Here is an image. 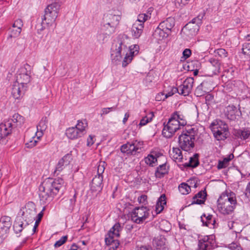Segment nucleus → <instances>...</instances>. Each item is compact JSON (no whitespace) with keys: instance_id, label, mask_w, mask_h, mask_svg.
Here are the masks:
<instances>
[{"instance_id":"1","label":"nucleus","mask_w":250,"mask_h":250,"mask_svg":"<svg viewBox=\"0 0 250 250\" xmlns=\"http://www.w3.org/2000/svg\"><path fill=\"white\" fill-rule=\"evenodd\" d=\"M63 184V180L61 178L45 179L39 188V196L41 202L43 204H48L52 201Z\"/></svg>"},{"instance_id":"2","label":"nucleus","mask_w":250,"mask_h":250,"mask_svg":"<svg viewBox=\"0 0 250 250\" xmlns=\"http://www.w3.org/2000/svg\"><path fill=\"white\" fill-rule=\"evenodd\" d=\"M64 0H56L54 2L48 5L44 11V15L42 17V28L43 30L46 27L56 26V20L58 16L61 5Z\"/></svg>"},{"instance_id":"3","label":"nucleus","mask_w":250,"mask_h":250,"mask_svg":"<svg viewBox=\"0 0 250 250\" xmlns=\"http://www.w3.org/2000/svg\"><path fill=\"white\" fill-rule=\"evenodd\" d=\"M187 124V121L183 115L178 112H175L171 114L167 124H164V128L162 131L163 135L167 138H170L181 127L184 126Z\"/></svg>"},{"instance_id":"4","label":"nucleus","mask_w":250,"mask_h":250,"mask_svg":"<svg viewBox=\"0 0 250 250\" xmlns=\"http://www.w3.org/2000/svg\"><path fill=\"white\" fill-rule=\"evenodd\" d=\"M24 122V118L18 113H15L13 115L12 118L4 121L0 124V142L5 138L11 133L12 127L16 124V126L21 125Z\"/></svg>"},{"instance_id":"5","label":"nucleus","mask_w":250,"mask_h":250,"mask_svg":"<svg viewBox=\"0 0 250 250\" xmlns=\"http://www.w3.org/2000/svg\"><path fill=\"white\" fill-rule=\"evenodd\" d=\"M127 50V47L124 40L118 38L115 41L111 49V58L112 62L117 64L121 60L122 54H124Z\"/></svg>"},{"instance_id":"6","label":"nucleus","mask_w":250,"mask_h":250,"mask_svg":"<svg viewBox=\"0 0 250 250\" xmlns=\"http://www.w3.org/2000/svg\"><path fill=\"white\" fill-rule=\"evenodd\" d=\"M123 227L119 223H116L110 229L107 234L105 236V242L106 245L110 246V249L115 250L119 246L118 240L114 239V237H119Z\"/></svg>"},{"instance_id":"7","label":"nucleus","mask_w":250,"mask_h":250,"mask_svg":"<svg viewBox=\"0 0 250 250\" xmlns=\"http://www.w3.org/2000/svg\"><path fill=\"white\" fill-rule=\"evenodd\" d=\"M195 139L192 133L183 132L178 137L179 146L184 151H191L194 147Z\"/></svg>"},{"instance_id":"8","label":"nucleus","mask_w":250,"mask_h":250,"mask_svg":"<svg viewBox=\"0 0 250 250\" xmlns=\"http://www.w3.org/2000/svg\"><path fill=\"white\" fill-rule=\"evenodd\" d=\"M210 128L214 137L217 140H224L228 137L229 133L228 125L222 121L216 124L212 123Z\"/></svg>"},{"instance_id":"9","label":"nucleus","mask_w":250,"mask_h":250,"mask_svg":"<svg viewBox=\"0 0 250 250\" xmlns=\"http://www.w3.org/2000/svg\"><path fill=\"white\" fill-rule=\"evenodd\" d=\"M150 214V211L146 207L135 208L131 212V219L136 224H142L149 218Z\"/></svg>"},{"instance_id":"10","label":"nucleus","mask_w":250,"mask_h":250,"mask_svg":"<svg viewBox=\"0 0 250 250\" xmlns=\"http://www.w3.org/2000/svg\"><path fill=\"white\" fill-rule=\"evenodd\" d=\"M30 70L31 67L28 64L21 66L17 72L15 82L27 88L30 82Z\"/></svg>"},{"instance_id":"11","label":"nucleus","mask_w":250,"mask_h":250,"mask_svg":"<svg viewBox=\"0 0 250 250\" xmlns=\"http://www.w3.org/2000/svg\"><path fill=\"white\" fill-rule=\"evenodd\" d=\"M121 20L119 15L111 14H106L104 15L103 18L104 26L106 29H109V34H112L115 32V28L118 25Z\"/></svg>"},{"instance_id":"12","label":"nucleus","mask_w":250,"mask_h":250,"mask_svg":"<svg viewBox=\"0 0 250 250\" xmlns=\"http://www.w3.org/2000/svg\"><path fill=\"white\" fill-rule=\"evenodd\" d=\"M217 208L220 213L224 215L231 214L236 208L237 204L229 203L227 201L217 200Z\"/></svg>"},{"instance_id":"13","label":"nucleus","mask_w":250,"mask_h":250,"mask_svg":"<svg viewBox=\"0 0 250 250\" xmlns=\"http://www.w3.org/2000/svg\"><path fill=\"white\" fill-rule=\"evenodd\" d=\"M204 16V14H201L194 18L191 22L188 23L184 27V29L190 31L192 35H195L199 30L200 25L202 24V21Z\"/></svg>"},{"instance_id":"14","label":"nucleus","mask_w":250,"mask_h":250,"mask_svg":"<svg viewBox=\"0 0 250 250\" xmlns=\"http://www.w3.org/2000/svg\"><path fill=\"white\" fill-rule=\"evenodd\" d=\"M194 83V79L192 77L187 78L183 84L177 87L178 93L184 95H188L191 91Z\"/></svg>"},{"instance_id":"15","label":"nucleus","mask_w":250,"mask_h":250,"mask_svg":"<svg viewBox=\"0 0 250 250\" xmlns=\"http://www.w3.org/2000/svg\"><path fill=\"white\" fill-rule=\"evenodd\" d=\"M11 225L12 221L10 217L7 216L2 217L0 219V235L6 238Z\"/></svg>"},{"instance_id":"16","label":"nucleus","mask_w":250,"mask_h":250,"mask_svg":"<svg viewBox=\"0 0 250 250\" xmlns=\"http://www.w3.org/2000/svg\"><path fill=\"white\" fill-rule=\"evenodd\" d=\"M72 160V157L71 152L64 155L57 163L54 173L57 175H59L66 166L69 165Z\"/></svg>"},{"instance_id":"17","label":"nucleus","mask_w":250,"mask_h":250,"mask_svg":"<svg viewBox=\"0 0 250 250\" xmlns=\"http://www.w3.org/2000/svg\"><path fill=\"white\" fill-rule=\"evenodd\" d=\"M213 248V240L210 236H205L199 240L197 250H212Z\"/></svg>"},{"instance_id":"18","label":"nucleus","mask_w":250,"mask_h":250,"mask_svg":"<svg viewBox=\"0 0 250 250\" xmlns=\"http://www.w3.org/2000/svg\"><path fill=\"white\" fill-rule=\"evenodd\" d=\"M24 86L21 85L16 82H14L12 85L11 94L15 99H19L24 94L27 90Z\"/></svg>"},{"instance_id":"19","label":"nucleus","mask_w":250,"mask_h":250,"mask_svg":"<svg viewBox=\"0 0 250 250\" xmlns=\"http://www.w3.org/2000/svg\"><path fill=\"white\" fill-rule=\"evenodd\" d=\"M25 208V211L23 212V215L26 218L28 219L29 222L31 221V223H33L36 213L35 204L33 202H29Z\"/></svg>"},{"instance_id":"20","label":"nucleus","mask_w":250,"mask_h":250,"mask_svg":"<svg viewBox=\"0 0 250 250\" xmlns=\"http://www.w3.org/2000/svg\"><path fill=\"white\" fill-rule=\"evenodd\" d=\"M23 222L21 218H16L13 225V229L16 234L20 233L22 230H29L30 224L27 222L26 220Z\"/></svg>"},{"instance_id":"21","label":"nucleus","mask_w":250,"mask_h":250,"mask_svg":"<svg viewBox=\"0 0 250 250\" xmlns=\"http://www.w3.org/2000/svg\"><path fill=\"white\" fill-rule=\"evenodd\" d=\"M139 48V46L137 45H134L133 48H132V46L129 47L128 52L126 53L125 56L122 62V66L123 67H125L130 63L132 60L133 57L138 53Z\"/></svg>"},{"instance_id":"22","label":"nucleus","mask_w":250,"mask_h":250,"mask_svg":"<svg viewBox=\"0 0 250 250\" xmlns=\"http://www.w3.org/2000/svg\"><path fill=\"white\" fill-rule=\"evenodd\" d=\"M225 115L227 118L230 120H235L237 116L241 115V112L233 105L228 106L225 110Z\"/></svg>"},{"instance_id":"23","label":"nucleus","mask_w":250,"mask_h":250,"mask_svg":"<svg viewBox=\"0 0 250 250\" xmlns=\"http://www.w3.org/2000/svg\"><path fill=\"white\" fill-rule=\"evenodd\" d=\"M121 151L127 155H135L138 153L133 142H127L123 145L120 148Z\"/></svg>"},{"instance_id":"24","label":"nucleus","mask_w":250,"mask_h":250,"mask_svg":"<svg viewBox=\"0 0 250 250\" xmlns=\"http://www.w3.org/2000/svg\"><path fill=\"white\" fill-rule=\"evenodd\" d=\"M169 35L168 32L161 27V26L158 25L154 30L152 36L154 39L159 42L166 39Z\"/></svg>"},{"instance_id":"25","label":"nucleus","mask_w":250,"mask_h":250,"mask_svg":"<svg viewBox=\"0 0 250 250\" xmlns=\"http://www.w3.org/2000/svg\"><path fill=\"white\" fill-rule=\"evenodd\" d=\"M103 175H96L92 179L91 189L93 191H100L103 187Z\"/></svg>"},{"instance_id":"26","label":"nucleus","mask_w":250,"mask_h":250,"mask_svg":"<svg viewBox=\"0 0 250 250\" xmlns=\"http://www.w3.org/2000/svg\"><path fill=\"white\" fill-rule=\"evenodd\" d=\"M144 28V26L143 23H140L138 21H135L131 28L132 37L135 39L139 38L143 32Z\"/></svg>"},{"instance_id":"27","label":"nucleus","mask_w":250,"mask_h":250,"mask_svg":"<svg viewBox=\"0 0 250 250\" xmlns=\"http://www.w3.org/2000/svg\"><path fill=\"white\" fill-rule=\"evenodd\" d=\"M175 25V20L173 18L169 17L166 20L162 21L160 24L159 26H161L164 30L166 31L169 34L171 32V29Z\"/></svg>"},{"instance_id":"28","label":"nucleus","mask_w":250,"mask_h":250,"mask_svg":"<svg viewBox=\"0 0 250 250\" xmlns=\"http://www.w3.org/2000/svg\"><path fill=\"white\" fill-rule=\"evenodd\" d=\"M207 196L206 190L199 191L195 194L192 198L191 205L198 204L201 205L204 204Z\"/></svg>"},{"instance_id":"29","label":"nucleus","mask_w":250,"mask_h":250,"mask_svg":"<svg viewBox=\"0 0 250 250\" xmlns=\"http://www.w3.org/2000/svg\"><path fill=\"white\" fill-rule=\"evenodd\" d=\"M208 85V82L204 81L199 85H198L194 92V94L197 97H201L204 95L206 93H208L209 91H211V89L207 88Z\"/></svg>"},{"instance_id":"30","label":"nucleus","mask_w":250,"mask_h":250,"mask_svg":"<svg viewBox=\"0 0 250 250\" xmlns=\"http://www.w3.org/2000/svg\"><path fill=\"white\" fill-rule=\"evenodd\" d=\"M201 221L204 226H206L209 228H214L215 227V220L212 215H208L206 216L203 214L201 216Z\"/></svg>"},{"instance_id":"31","label":"nucleus","mask_w":250,"mask_h":250,"mask_svg":"<svg viewBox=\"0 0 250 250\" xmlns=\"http://www.w3.org/2000/svg\"><path fill=\"white\" fill-rule=\"evenodd\" d=\"M65 134L67 137L71 140L77 139L83 136L81 132L78 130V129L74 127H69L67 129Z\"/></svg>"},{"instance_id":"32","label":"nucleus","mask_w":250,"mask_h":250,"mask_svg":"<svg viewBox=\"0 0 250 250\" xmlns=\"http://www.w3.org/2000/svg\"><path fill=\"white\" fill-rule=\"evenodd\" d=\"M210 64L208 66L209 70L212 72L211 75H216L220 72V63L215 59L211 58L209 61Z\"/></svg>"},{"instance_id":"33","label":"nucleus","mask_w":250,"mask_h":250,"mask_svg":"<svg viewBox=\"0 0 250 250\" xmlns=\"http://www.w3.org/2000/svg\"><path fill=\"white\" fill-rule=\"evenodd\" d=\"M227 201L229 203H233L237 204V200L236 198V195L233 192H227L226 193H222L218 198V200L223 201L225 200Z\"/></svg>"},{"instance_id":"34","label":"nucleus","mask_w":250,"mask_h":250,"mask_svg":"<svg viewBox=\"0 0 250 250\" xmlns=\"http://www.w3.org/2000/svg\"><path fill=\"white\" fill-rule=\"evenodd\" d=\"M166 197L165 194H162L159 197L157 202L155 211L156 214L160 213L163 211L164 208V205H166Z\"/></svg>"},{"instance_id":"35","label":"nucleus","mask_w":250,"mask_h":250,"mask_svg":"<svg viewBox=\"0 0 250 250\" xmlns=\"http://www.w3.org/2000/svg\"><path fill=\"white\" fill-rule=\"evenodd\" d=\"M156 155V154L154 152V151H151L150 153L144 159L145 163L150 167H154L157 162Z\"/></svg>"},{"instance_id":"36","label":"nucleus","mask_w":250,"mask_h":250,"mask_svg":"<svg viewBox=\"0 0 250 250\" xmlns=\"http://www.w3.org/2000/svg\"><path fill=\"white\" fill-rule=\"evenodd\" d=\"M170 155L175 162H181L183 159L182 151L178 147H173L172 152L170 153Z\"/></svg>"},{"instance_id":"37","label":"nucleus","mask_w":250,"mask_h":250,"mask_svg":"<svg viewBox=\"0 0 250 250\" xmlns=\"http://www.w3.org/2000/svg\"><path fill=\"white\" fill-rule=\"evenodd\" d=\"M235 135L241 139L246 140L250 136V129L249 128L239 129L236 131Z\"/></svg>"},{"instance_id":"38","label":"nucleus","mask_w":250,"mask_h":250,"mask_svg":"<svg viewBox=\"0 0 250 250\" xmlns=\"http://www.w3.org/2000/svg\"><path fill=\"white\" fill-rule=\"evenodd\" d=\"M167 173V168L166 164H164L157 167L155 174L156 177L161 178Z\"/></svg>"},{"instance_id":"39","label":"nucleus","mask_w":250,"mask_h":250,"mask_svg":"<svg viewBox=\"0 0 250 250\" xmlns=\"http://www.w3.org/2000/svg\"><path fill=\"white\" fill-rule=\"evenodd\" d=\"M198 154H195L194 155L193 157H190V160L188 163H186L184 165V166L185 167H197L199 164V162L198 159Z\"/></svg>"},{"instance_id":"40","label":"nucleus","mask_w":250,"mask_h":250,"mask_svg":"<svg viewBox=\"0 0 250 250\" xmlns=\"http://www.w3.org/2000/svg\"><path fill=\"white\" fill-rule=\"evenodd\" d=\"M159 228L162 231L167 232L171 229V225L169 222L164 220L160 223Z\"/></svg>"},{"instance_id":"41","label":"nucleus","mask_w":250,"mask_h":250,"mask_svg":"<svg viewBox=\"0 0 250 250\" xmlns=\"http://www.w3.org/2000/svg\"><path fill=\"white\" fill-rule=\"evenodd\" d=\"M179 190L182 194H188L190 190V187L187 184L182 183L179 186Z\"/></svg>"},{"instance_id":"42","label":"nucleus","mask_w":250,"mask_h":250,"mask_svg":"<svg viewBox=\"0 0 250 250\" xmlns=\"http://www.w3.org/2000/svg\"><path fill=\"white\" fill-rule=\"evenodd\" d=\"M87 126V123L85 121H78L77 124L74 127L78 130L81 132L82 135H83L85 133V127Z\"/></svg>"},{"instance_id":"43","label":"nucleus","mask_w":250,"mask_h":250,"mask_svg":"<svg viewBox=\"0 0 250 250\" xmlns=\"http://www.w3.org/2000/svg\"><path fill=\"white\" fill-rule=\"evenodd\" d=\"M47 127V119L46 117L42 119L38 125L37 126V129L42 131H44Z\"/></svg>"},{"instance_id":"44","label":"nucleus","mask_w":250,"mask_h":250,"mask_svg":"<svg viewBox=\"0 0 250 250\" xmlns=\"http://www.w3.org/2000/svg\"><path fill=\"white\" fill-rule=\"evenodd\" d=\"M154 116L152 113H150L148 115L144 117L141 121L139 124L140 126H143L146 125L147 123H149L152 120Z\"/></svg>"},{"instance_id":"45","label":"nucleus","mask_w":250,"mask_h":250,"mask_svg":"<svg viewBox=\"0 0 250 250\" xmlns=\"http://www.w3.org/2000/svg\"><path fill=\"white\" fill-rule=\"evenodd\" d=\"M156 244V249L166 246V239L164 238H157L154 240Z\"/></svg>"},{"instance_id":"46","label":"nucleus","mask_w":250,"mask_h":250,"mask_svg":"<svg viewBox=\"0 0 250 250\" xmlns=\"http://www.w3.org/2000/svg\"><path fill=\"white\" fill-rule=\"evenodd\" d=\"M149 18H150V16L146 14H140L138 16L137 20L136 21L144 24V23Z\"/></svg>"},{"instance_id":"47","label":"nucleus","mask_w":250,"mask_h":250,"mask_svg":"<svg viewBox=\"0 0 250 250\" xmlns=\"http://www.w3.org/2000/svg\"><path fill=\"white\" fill-rule=\"evenodd\" d=\"M41 220H39L38 219H37L36 220L35 223H34V225H33V223H31V221L29 222V221H27V222H28L30 224V227L28 228L29 230H31V234H33L36 231V229L37 227L39 226V224Z\"/></svg>"},{"instance_id":"48","label":"nucleus","mask_w":250,"mask_h":250,"mask_svg":"<svg viewBox=\"0 0 250 250\" xmlns=\"http://www.w3.org/2000/svg\"><path fill=\"white\" fill-rule=\"evenodd\" d=\"M106 164L104 161H101L100 162L99 166L97 167V175H103L104 173Z\"/></svg>"},{"instance_id":"49","label":"nucleus","mask_w":250,"mask_h":250,"mask_svg":"<svg viewBox=\"0 0 250 250\" xmlns=\"http://www.w3.org/2000/svg\"><path fill=\"white\" fill-rule=\"evenodd\" d=\"M38 142L39 141L36 139V137L33 136L30 141L26 143L25 146L28 148H32L36 146Z\"/></svg>"},{"instance_id":"50","label":"nucleus","mask_w":250,"mask_h":250,"mask_svg":"<svg viewBox=\"0 0 250 250\" xmlns=\"http://www.w3.org/2000/svg\"><path fill=\"white\" fill-rule=\"evenodd\" d=\"M132 142L134 145V147L137 150V153H140L144 145V142L143 141H138L137 140H134L132 141Z\"/></svg>"},{"instance_id":"51","label":"nucleus","mask_w":250,"mask_h":250,"mask_svg":"<svg viewBox=\"0 0 250 250\" xmlns=\"http://www.w3.org/2000/svg\"><path fill=\"white\" fill-rule=\"evenodd\" d=\"M242 52L244 55L250 56V43L243 44Z\"/></svg>"},{"instance_id":"52","label":"nucleus","mask_w":250,"mask_h":250,"mask_svg":"<svg viewBox=\"0 0 250 250\" xmlns=\"http://www.w3.org/2000/svg\"><path fill=\"white\" fill-rule=\"evenodd\" d=\"M67 236H62L60 240L57 241L55 244H54V246L55 247H59L61 246L62 245H63L67 240Z\"/></svg>"},{"instance_id":"53","label":"nucleus","mask_w":250,"mask_h":250,"mask_svg":"<svg viewBox=\"0 0 250 250\" xmlns=\"http://www.w3.org/2000/svg\"><path fill=\"white\" fill-rule=\"evenodd\" d=\"M216 52L221 58H226L228 56V52L223 48L217 49Z\"/></svg>"},{"instance_id":"54","label":"nucleus","mask_w":250,"mask_h":250,"mask_svg":"<svg viewBox=\"0 0 250 250\" xmlns=\"http://www.w3.org/2000/svg\"><path fill=\"white\" fill-rule=\"evenodd\" d=\"M228 247L231 250H243L241 246L236 243H231Z\"/></svg>"},{"instance_id":"55","label":"nucleus","mask_w":250,"mask_h":250,"mask_svg":"<svg viewBox=\"0 0 250 250\" xmlns=\"http://www.w3.org/2000/svg\"><path fill=\"white\" fill-rule=\"evenodd\" d=\"M11 30V34L9 37L11 38L14 37L15 38L18 37L21 33V29L17 28L16 29H12Z\"/></svg>"},{"instance_id":"56","label":"nucleus","mask_w":250,"mask_h":250,"mask_svg":"<svg viewBox=\"0 0 250 250\" xmlns=\"http://www.w3.org/2000/svg\"><path fill=\"white\" fill-rule=\"evenodd\" d=\"M176 92L178 93V91L177 87H173L171 89V91L168 92L166 94H165V97H164V98L167 99V98L172 96L174 93H175Z\"/></svg>"},{"instance_id":"57","label":"nucleus","mask_w":250,"mask_h":250,"mask_svg":"<svg viewBox=\"0 0 250 250\" xmlns=\"http://www.w3.org/2000/svg\"><path fill=\"white\" fill-rule=\"evenodd\" d=\"M191 52L189 49H185L183 52V55L185 59H186L190 57Z\"/></svg>"},{"instance_id":"58","label":"nucleus","mask_w":250,"mask_h":250,"mask_svg":"<svg viewBox=\"0 0 250 250\" xmlns=\"http://www.w3.org/2000/svg\"><path fill=\"white\" fill-rule=\"evenodd\" d=\"M164 97H165V94L163 93H160L158 94L156 96V100L158 101H164L166 99Z\"/></svg>"},{"instance_id":"59","label":"nucleus","mask_w":250,"mask_h":250,"mask_svg":"<svg viewBox=\"0 0 250 250\" xmlns=\"http://www.w3.org/2000/svg\"><path fill=\"white\" fill-rule=\"evenodd\" d=\"M147 199V196L146 195H142L138 197V200L140 203H144Z\"/></svg>"},{"instance_id":"60","label":"nucleus","mask_w":250,"mask_h":250,"mask_svg":"<svg viewBox=\"0 0 250 250\" xmlns=\"http://www.w3.org/2000/svg\"><path fill=\"white\" fill-rule=\"evenodd\" d=\"M94 143L93 137L91 135H89L87 140V145L88 146H92Z\"/></svg>"},{"instance_id":"61","label":"nucleus","mask_w":250,"mask_h":250,"mask_svg":"<svg viewBox=\"0 0 250 250\" xmlns=\"http://www.w3.org/2000/svg\"><path fill=\"white\" fill-rule=\"evenodd\" d=\"M44 131H42L41 130H38L36 133L35 136L36 137V139L39 141L41 137H42Z\"/></svg>"},{"instance_id":"62","label":"nucleus","mask_w":250,"mask_h":250,"mask_svg":"<svg viewBox=\"0 0 250 250\" xmlns=\"http://www.w3.org/2000/svg\"><path fill=\"white\" fill-rule=\"evenodd\" d=\"M15 24H16L17 28L21 29V27L23 25L22 21L21 20L18 19L17 20H16L15 21Z\"/></svg>"},{"instance_id":"63","label":"nucleus","mask_w":250,"mask_h":250,"mask_svg":"<svg viewBox=\"0 0 250 250\" xmlns=\"http://www.w3.org/2000/svg\"><path fill=\"white\" fill-rule=\"evenodd\" d=\"M245 194L248 198H250V182L248 184L246 190Z\"/></svg>"},{"instance_id":"64","label":"nucleus","mask_w":250,"mask_h":250,"mask_svg":"<svg viewBox=\"0 0 250 250\" xmlns=\"http://www.w3.org/2000/svg\"><path fill=\"white\" fill-rule=\"evenodd\" d=\"M137 250H152L151 247L147 246H141L138 247Z\"/></svg>"}]
</instances>
